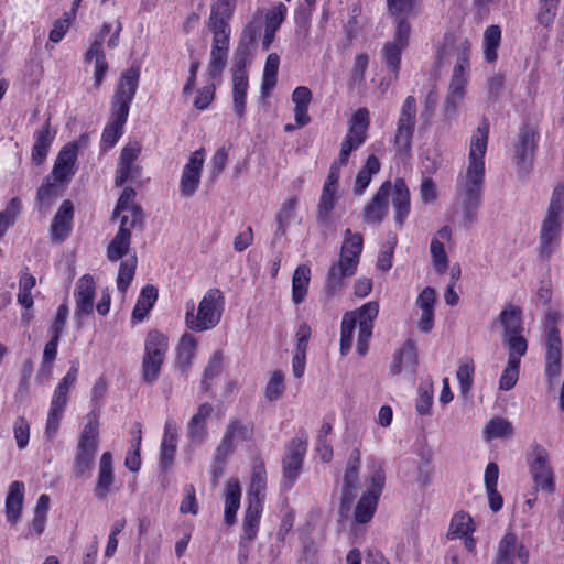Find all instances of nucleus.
<instances>
[{"mask_svg":"<svg viewBox=\"0 0 564 564\" xmlns=\"http://www.w3.org/2000/svg\"><path fill=\"white\" fill-rule=\"evenodd\" d=\"M488 134L489 123L487 119H484L470 140L468 166L457 177L456 196L462 206L464 219L468 224L476 220L477 210L481 204L485 181L484 159L487 151Z\"/></svg>","mask_w":564,"mask_h":564,"instance_id":"1","label":"nucleus"},{"mask_svg":"<svg viewBox=\"0 0 564 564\" xmlns=\"http://www.w3.org/2000/svg\"><path fill=\"white\" fill-rule=\"evenodd\" d=\"M139 77V66H131L126 69L119 78L111 99L109 121L104 128L101 135L102 142L109 148H112L123 133V127L129 116L130 104L138 89Z\"/></svg>","mask_w":564,"mask_h":564,"instance_id":"2","label":"nucleus"},{"mask_svg":"<svg viewBox=\"0 0 564 564\" xmlns=\"http://www.w3.org/2000/svg\"><path fill=\"white\" fill-rule=\"evenodd\" d=\"M395 210L394 221L402 227L410 213V192L403 178L383 182L372 198L364 206L362 216L367 224H380L389 212V197Z\"/></svg>","mask_w":564,"mask_h":564,"instance_id":"3","label":"nucleus"},{"mask_svg":"<svg viewBox=\"0 0 564 564\" xmlns=\"http://www.w3.org/2000/svg\"><path fill=\"white\" fill-rule=\"evenodd\" d=\"M369 123V111L366 108H359L352 115L347 133L340 145L339 156L330 165L323 188L337 191L340 169L348 163L350 153L366 142Z\"/></svg>","mask_w":564,"mask_h":564,"instance_id":"4","label":"nucleus"},{"mask_svg":"<svg viewBox=\"0 0 564 564\" xmlns=\"http://www.w3.org/2000/svg\"><path fill=\"white\" fill-rule=\"evenodd\" d=\"M185 322L188 328L195 332H204L216 327L221 318L224 310V295L218 289L208 290L203 296L197 314H194L193 301L186 304Z\"/></svg>","mask_w":564,"mask_h":564,"instance_id":"5","label":"nucleus"},{"mask_svg":"<svg viewBox=\"0 0 564 564\" xmlns=\"http://www.w3.org/2000/svg\"><path fill=\"white\" fill-rule=\"evenodd\" d=\"M99 445V422L95 411L87 415L74 457L73 473L76 478L83 479L90 475Z\"/></svg>","mask_w":564,"mask_h":564,"instance_id":"6","label":"nucleus"},{"mask_svg":"<svg viewBox=\"0 0 564 564\" xmlns=\"http://www.w3.org/2000/svg\"><path fill=\"white\" fill-rule=\"evenodd\" d=\"M416 100L408 96L400 109L394 133V145L399 155H410L416 124Z\"/></svg>","mask_w":564,"mask_h":564,"instance_id":"7","label":"nucleus"},{"mask_svg":"<svg viewBox=\"0 0 564 564\" xmlns=\"http://www.w3.org/2000/svg\"><path fill=\"white\" fill-rule=\"evenodd\" d=\"M411 25L405 19H399L395 25V32L392 41L384 43L382 47V57L388 69L397 79L400 72L402 52L409 45V35Z\"/></svg>","mask_w":564,"mask_h":564,"instance_id":"8","label":"nucleus"},{"mask_svg":"<svg viewBox=\"0 0 564 564\" xmlns=\"http://www.w3.org/2000/svg\"><path fill=\"white\" fill-rule=\"evenodd\" d=\"M530 473L536 489L551 494L555 489L554 473L549 463V453L542 445H535L529 457Z\"/></svg>","mask_w":564,"mask_h":564,"instance_id":"9","label":"nucleus"},{"mask_svg":"<svg viewBox=\"0 0 564 564\" xmlns=\"http://www.w3.org/2000/svg\"><path fill=\"white\" fill-rule=\"evenodd\" d=\"M562 369V340L556 327H550L545 335V376L550 388H554Z\"/></svg>","mask_w":564,"mask_h":564,"instance_id":"10","label":"nucleus"},{"mask_svg":"<svg viewBox=\"0 0 564 564\" xmlns=\"http://www.w3.org/2000/svg\"><path fill=\"white\" fill-rule=\"evenodd\" d=\"M386 481L384 471L379 468L371 476L370 486L358 501L355 509V519L359 523H367L373 517L378 499L382 492Z\"/></svg>","mask_w":564,"mask_h":564,"instance_id":"11","label":"nucleus"},{"mask_svg":"<svg viewBox=\"0 0 564 564\" xmlns=\"http://www.w3.org/2000/svg\"><path fill=\"white\" fill-rule=\"evenodd\" d=\"M306 448V437H295L286 445L282 465L283 480L289 488L295 482L301 473Z\"/></svg>","mask_w":564,"mask_h":564,"instance_id":"12","label":"nucleus"},{"mask_svg":"<svg viewBox=\"0 0 564 564\" xmlns=\"http://www.w3.org/2000/svg\"><path fill=\"white\" fill-rule=\"evenodd\" d=\"M112 31V24L105 22L98 33L94 35V40L90 44L89 50L85 54V62L89 63L95 58V72H94V87L99 88L107 72L108 62L106 59L102 44L108 34Z\"/></svg>","mask_w":564,"mask_h":564,"instance_id":"13","label":"nucleus"},{"mask_svg":"<svg viewBox=\"0 0 564 564\" xmlns=\"http://www.w3.org/2000/svg\"><path fill=\"white\" fill-rule=\"evenodd\" d=\"M462 74V66L453 69L448 90L442 106L443 117L447 121L456 117L458 108L465 97V89L468 80L467 78H464Z\"/></svg>","mask_w":564,"mask_h":564,"instance_id":"14","label":"nucleus"},{"mask_svg":"<svg viewBox=\"0 0 564 564\" xmlns=\"http://www.w3.org/2000/svg\"><path fill=\"white\" fill-rule=\"evenodd\" d=\"M204 165V150L194 151L188 162L184 165L181 181L180 193L182 196L192 197L200 183V174Z\"/></svg>","mask_w":564,"mask_h":564,"instance_id":"15","label":"nucleus"},{"mask_svg":"<svg viewBox=\"0 0 564 564\" xmlns=\"http://www.w3.org/2000/svg\"><path fill=\"white\" fill-rule=\"evenodd\" d=\"M563 221L544 218L539 234V245L536 247L538 257L542 261H547L560 246L561 228Z\"/></svg>","mask_w":564,"mask_h":564,"instance_id":"16","label":"nucleus"},{"mask_svg":"<svg viewBox=\"0 0 564 564\" xmlns=\"http://www.w3.org/2000/svg\"><path fill=\"white\" fill-rule=\"evenodd\" d=\"M516 556L521 564H527L529 552L524 545L518 541L514 533L508 532L498 543L492 564H514Z\"/></svg>","mask_w":564,"mask_h":564,"instance_id":"17","label":"nucleus"},{"mask_svg":"<svg viewBox=\"0 0 564 564\" xmlns=\"http://www.w3.org/2000/svg\"><path fill=\"white\" fill-rule=\"evenodd\" d=\"M77 143H67L57 154L50 174L55 182L67 184L76 173Z\"/></svg>","mask_w":564,"mask_h":564,"instance_id":"18","label":"nucleus"},{"mask_svg":"<svg viewBox=\"0 0 564 564\" xmlns=\"http://www.w3.org/2000/svg\"><path fill=\"white\" fill-rule=\"evenodd\" d=\"M95 294L96 286L94 278L90 274H84L78 280L74 292L76 301L75 316L77 318L93 313Z\"/></svg>","mask_w":564,"mask_h":564,"instance_id":"19","label":"nucleus"},{"mask_svg":"<svg viewBox=\"0 0 564 564\" xmlns=\"http://www.w3.org/2000/svg\"><path fill=\"white\" fill-rule=\"evenodd\" d=\"M74 219V205L69 199H65L57 209L52 224L51 237L56 242H63L72 231Z\"/></svg>","mask_w":564,"mask_h":564,"instance_id":"20","label":"nucleus"},{"mask_svg":"<svg viewBox=\"0 0 564 564\" xmlns=\"http://www.w3.org/2000/svg\"><path fill=\"white\" fill-rule=\"evenodd\" d=\"M338 202L337 191L323 188L316 207V223L324 237L333 228L332 212Z\"/></svg>","mask_w":564,"mask_h":564,"instance_id":"21","label":"nucleus"},{"mask_svg":"<svg viewBox=\"0 0 564 564\" xmlns=\"http://www.w3.org/2000/svg\"><path fill=\"white\" fill-rule=\"evenodd\" d=\"M360 466V452L358 448L352 449L348 462L347 468L344 476L343 486V505H349L355 499L356 489L358 484V470Z\"/></svg>","mask_w":564,"mask_h":564,"instance_id":"22","label":"nucleus"},{"mask_svg":"<svg viewBox=\"0 0 564 564\" xmlns=\"http://www.w3.org/2000/svg\"><path fill=\"white\" fill-rule=\"evenodd\" d=\"M177 431L176 422L172 419H167L160 451V467L163 470H167L173 464L177 445Z\"/></svg>","mask_w":564,"mask_h":564,"instance_id":"23","label":"nucleus"},{"mask_svg":"<svg viewBox=\"0 0 564 564\" xmlns=\"http://www.w3.org/2000/svg\"><path fill=\"white\" fill-rule=\"evenodd\" d=\"M78 375V364L77 361L72 362L68 371L62 378L59 383L54 390L53 398L51 401L52 410L64 412L66 404L68 402V393L70 388L75 384Z\"/></svg>","mask_w":564,"mask_h":564,"instance_id":"24","label":"nucleus"},{"mask_svg":"<svg viewBox=\"0 0 564 564\" xmlns=\"http://www.w3.org/2000/svg\"><path fill=\"white\" fill-rule=\"evenodd\" d=\"M115 482V474L112 467V456L109 452H105L99 460L98 479L94 489L97 499H105L110 492Z\"/></svg>","mask_w":564,"mask_h":564,"instance_id":"25","label":"nucleus"},{"mask_svg":"<svg viewBox=\"0 0 564 564\" xmlns=\"http://www.w3.org/2000/svg\"><path fill=\"white\" fill-rule=\"evenodd\" d=\"M364 240L362 236L346 229L344 234V241L341 245L339 260L344 263L357 269L362 252Z\"/></svg>","mask_w":564,"mask_h":564,"instance_id":"26","label":"nucleus"},{"mask_svg":"<svg viewBox=\"0 0 564 564\" xmlns=\"http://www.w3.org/2000/svg\"><path fill=\"white\" fill-rule=\"evenodd\" d=\"M23 498L24 484L21 481L11 482L6 498V517L11 524H15L21 518Z\"/></svg>","mask_w":564,"mask_h":564,"instance_id":"27","label":"nucleus"},{"mask_svg":"<svg viewBox=\"0 0 564 564\" xmlns=\"http://www.w3.org/2000/svg\"><path fill=\"white\" fill-rule=\"evenodd\" d=\"M498 323L503 328L502 337L522 334L524 329L522 310L513 304L506 305L498 316Z\"/></svg>","mask_w":564,"mask_h":564,"instance_id":"28","label":"nucleus"},{"mask_svg":"<svg viewBox=\"0 0 564 564\" xmlns=\"http://www.w3.org/2000/svg\"><path fill=\"white\" fill-rule=\"evenodd\" d=\"M56 132L50 129V119L46 120L45 124L34 132V144L32 147V161L40 165L44 162L47 156L51 144L55 138Z\"/></svg>","mask_w":564,"mask_h":564,"instance_id":"29","label":"nucleus"},{"mask_svg":"<svg viewBox=\"0 0 564 564\" xmlns=\"http://www.w3.org/2000/svg\"><path fill=\"white\" fill-rule=\"evenodd\" d=\"M355 268L344 263L338 260L333 263L328 270L327 278L325 281V290L328 295H334L338 292L343 285L346 278H350L356 273Z\"/></svg>","mask_w":564,"mask_h":564,"instance_id":"30","label":"nucleus"},{"mask_svg":"<svg viewBox=\"0 0 564 564\" xmlns=\"http://www.w3.org/2000/svg\"><path fill=\"white\" fill-rule=\"evenodd\" d=\"M257 31L253 26L249 25L242 33L241 41L235 53V62L232 67V77L241 75L248 77L246 72L247 58L249 55L248 45L256 40Z\"/></svg>","mask_w":564,"mask_h":564,"instance_id":"31","label":"nucleus"},{"mask_svg":"<svg viewBox=\"0 0 564 564\" xmlns=\"http://www.w3.org/2000/svg\"><path fill=\"white\" fill-rule=\"evenodd\" d=\"M297 198L290 197L284 200L275 216L276 230L272 239V243L278 242L282 237L286 235L288 227L291 221L296 218Z\"/></svg>","mask_w":564,"mask_h":564,"instance_id":"32","label":"nucleus"},{"mask_svg":"<svg viewBox=\"0 0 564 564\" xmlns=\"http://www.w3.org/2000/svg\"><path fill=\"white\" fill-rule=\"evenodd\" d=\"M381 164L376 155H369L364 166L358 171L352 187V193L356 196H360L365 193L369 186L372 176L380 171Z\"/></svg>","mask_w":564,"mask_h":564,"instance_id":"33","label":"nucleus"},{"mask_svg":"<svg viewBox=\"0 0 564 564\" xmlns=\"http://www.w3.org/2000/svg\"><path fill=\"white\" fill-rule=\"evenodd\" d=\"M167 347V338L158 330H151L145 338L143 357L164 361Z\"/></svg>","mask_w":564,"mask_h":564,"instance_id":"34","label":"nucleus"},{"mask_svg":"<svg viewBox=\"0 0 564 564\" xmlns=\"http://www.w3.org/2000/svg\"><path fill=\"white\" fill-rule=\"evenodd\" d=\"M267 489V471L262 463L256 465L252 469L251 482L248 489V502L258 500L263 505Z\"/></svg>","mask_w":564,"mask_h":564,"instance_id":"35","label":"nucleus"},{"mask_svg":"<svg viewBox=\"0 0 564 564\" xmlns=\"http://www.w3.org/2000/svg\"><path fill=\"white\" fill-rule=\"evenodd\" d=\"M131 243L130 230L119 228L113 239L107 247V259L110 262H116L128 254Z\"/></svg>","mask_w":564,"mask_h":564,"instance_id":"36","label":"nucleus"},{"mask_svg":"<svg viewBox=\"0 0 564 564\" xmlns=\"http://www.w3.org/2000/svg\"><path fill=\"white\" fill-rule=\"evenodd\" d=\"M262 513V505L258 500L248 502L242 521V538L254 540L259 530Z\"/></svg>","mask_w":564,"mask_h":564,"instance_id":"37","label":"nucleus"},{"mask_svg":"<svg viewBox=\"0 0 564 564\" xmlns=\"http://www.w3.org/2000/svg\"><path fill=\"white\" fill-rule=\"evenodd\" d=\"M378 313V302L371 301L361 305L358 310L348 312L347 314H354L356 316L359 330L367 336L368 334H372L373 321L377 318Z\"/></svg>","mask_w":564,"mask_h":564,"instance_id":"38","label":"nucleus"},{"mask_svg":"<svg viewBox=\"0 0 564 564\" xmlns=\"http://www.w3.org/2000/svg\"><path fill=\"white\" fill-rule=\"evenodd\" d=\"M158 299V289L153 285H145L137 300L132 311V318L142 322L153 307Z\"/></svg>","mask_w":564,"mask_h":564,"instance_id":"39","label":"nucleus"},{"mask_svg":"<svg viewBox=\"0 0 564 564\" xmlns=\"http://www.w3.org/2000/svg\"><path fill=\"white\" fill-rule=\"evenodd\" d=\"M63 185V183L55 182L50 175L45 177L36 194L39 210L41 213L45 214L48 210L54 199L58 196L59 187Z\"/></svg>","mask_w":564,"mask_h":564,"instance_id":"40","label":"nucleus"},{"mask_svg":"<svg viewBox=\"0 0 564 564\" xmlns=\"http://www.w3.org/2000/svg\"><path fill=\"white\" fill-rule=\"evenodd\" d=\"M311 278V270L307 265H299L292 278V300L295 304L304 301Z\"/></svg>","mask_w":564,"mask_h":564,"instance_id":"41","label":"nucleus"},{"mask_svg":"<svg viewBox=\"0 0 564 564\" xmlns=\"http://www.w3.org/2000/svg\"><path fill=\"white\" fill-rule=\"evenodd\" d=\"M235 6L236 0H217L214 2L208 26H218L221 23L223 28H229L228 21L234 13Z\"/></svg>","mask_w":564,"mask_h":564,"instance_id":"42","label":"nucleus"},{"mask_svg":"<svg viewBox=\"0 0 564 564\" xmlns=\"http://www.w3.org/2000/svg\"><path fill=\"white\" fill-rule=\"evenodd\" d=\"M475 375V365L471 359H465L460 361L456 371V377L459 382L460 395L464 400L470 398V391L473 388Z\"/></svg>","mask_w":564,"mask_h":564,"instance_id":"43","label":"nucleus"},{"mask_svg":"<svg viewBox=\"0 0 564 564\" xmlns=\"http://www.w3.org/2000/svg\"><path fill=\"white\" fill-rule=\"evenodd\" d=\"M248 87V77H242L241 75L232 77L234 111L239 118H242L246 111Z\"/></svg>","mask_w":564,"mask_h":564,"instance_id":"44","label":"nucleus"},{"mask_svg":"<svg viewBox=\"0 0 564 564\" xmlns=\"http://www.w3.org/2000/svg\"><path fill=\"white\" fill-rule=\"evenodd\" d=\"M35 284V278L29 273L28 268H24L19 278L18 303L25 310H30L33 306L34 301L31 291Z\"/></svg>","mask_w":564,"mask_h":564,"instance_id":"45","label":"nucleus"},{"mask_svg":"<svg viewBox=\"0 0 564 564\" xmlns=\"http://www.w3.org/2000/svg\"><path fill=\"white\" fill-rule=\"evenodd\" d=\"M196 340L189 335L185 334L182 336L177 347V365L181 371H186L191 366L192 360L195 356Z\"/></svg>","mask_w":564,"mask_h":564,"instance_id":"46","label":"nucleus"},{"mask_svg":"<svg viewBox=\"0 0 564 564\" xmlns=\"http://www.w3.org/2000/svg\"><path fill=\"white\" fill-rule=\"evenodd\" d=\"M501 41V30L498 25H490L484 33V55L488 63L497 59V50Z\"/></svg>","mask_w":564,"mask_h":564,"instance_id":"47","label":"nucleus"},{"mask_svg":"<svg viewBox=\"0 0 564 564\" xmlns=\"http://www.w3.org/2000/svg\"><path fill=\"white\" fill-rule=\"evenodd\" d=\"M225 434L234 442L235 440L250 441L254 434L252 422H243L239 419H231L226 427Z\"/></svg>","mask_w":564,"mask_h":564,"instance_id":"48","label":"nucleus"},{"mask_svg":"<svg viewBox=\"0 0 564 564\" xmlns=\"http://www.w3.org/2000/svg\"><path fill=\"white\" fill-rule=\"evenodd\" d=\"M137 269V256L133 254L126 260H123L120 264L118 276H117V288L121 293H126L130 283L133 280Z\"/></svg>","mask_w":564,"mask_h":564,"instance_id":"49","label":"nucleus"},{"mask_svg":"<svg viewBox=\"0 0 564 564\" xmlns=\"http://www.w3.org/2000/svg\"><path fill=\"white\" fill-rule=\"evenodd\" d=\"M502 341L508 347V361L520 364L521 357L525 355L528 349L527 339L521 334H517L502 337Z\"/></svg>","mask_w":564,"mask_h":564,"instance_id":"50","label":"nucleus"},{"mask_svg":"<svg viewBox=\"0 0 564 564\" xmlns=\"http://www.w3.org/2000/svg\"><path fill=\"white\" fill-rule=\"evenodd\" d=\"M564 212V183H558L552 193L550 204L544 218L563 221Z\"/></svg>","mask_w":564,"mask_h":564,"instance_id":"51","label":"nucleus"},{"mask_svg":"<svg viewBox=\"0 0 564 564\" xmlns=\"http://www.w3.org/2000/svg\"><path fill=\"white\" fill-rule=\"evenodd\" d=\"M486 440L501 438L513 434L512 424L502 417L491 419L485 426Z\"/></svg>","mask_w":564,"mask_h":564,"instance_id":"52","label":"nucleus"},{"mask_svg":"<svg viewBox=\"0 0 564 564\" xmlns=\"http://www.w3.org/2000/svg\"><path fill=\"white\" fill-rule=\"evenodd\" d=\"M471 531H474V528H473V520H471L470 516L467 513L460 512V513H456L453 517L447 536L451 539L464 538V536H467Z\"/></svg>","mask_w":564,"mask_h":564,"instance_id":"53","label":"nucleus"},{"mask_svg":"<svg viewBox=\"0 0 564 564\" xmlns=\"http://www.w3.org/2000/svg\"><path fill=\"white\" fill-rule=\"evenodd\" d=\"M535 150L534 133L529 130H522L520 132L519 143L517 144L516 154L521 163H525L531 160Z\"/></svg>","mask_w":564,"mask_h":564,"instance_id":"54","label":"nucleus"},{"mask_svg":"<svg viewBox=\"0 0 564 564\" xmlns=\"http://www.w3.org/2000/svg\"><path fill=\"white\" fill-rule=\"evenodd\" d=\"M430 251L435 271L440 274H444L448 265V258L445 252L443 242L437 238H433L431 241Z\"/></svg>","mask_w":564,"mask_h":564,"instance_id":"55","label":"nucleus"},{"mask_svg":"<svg viewBox=\"0 0 564 564\" xmlns=\"http://www.w3.org/2000/svg\"><path fill=\"white\" fill-rule=\"evenodd\" d=\"M223 369V356L220 352L216 351L209 358L208 364L204 370L202 388L207 391L209 389V380L217 377Z\"/></svg>","mask_w":564,"mask_h":564,"instance_id":"56","label":"nucleus"},{"mask_svg":"<svg viewBox=\"0 0 564 564\" xmlns=\"http://www.w3.org/2000/svg\"><path fill=\"white\" fill-rule=\"evenodd\" d=\"M284 392V375L282 371L276 370L272 373L265 387V398L269 401H275L282 397Z\"/></svg>","mask_w":564,"mask_h":564,"instance_id":"57","label":"nucleus"},{"mask_svg":"<svg viewBox=\"0 0 564 564\" xmlns=\"http://www.w3.org/2000/svg\"><path fill=\"white\" fill-rule=\"evenodd\" d=\"M560 1L540 0L538 21L549 28L553 24Z\"/></svg>","mask_w":564,"mask_h":564,"instance_id":"58","label":"nucleus"},{"mask_svg":"<svg viewBox=\"0 0 564 564\" xmlns=\"http://www.w3.org/2000/svg\"><path fill=\"white\" fill-rule=\"evenodd\" d=\"M519 369L520 364L514 361H508L507 367L501 373V377L499 379V388L501 390L508 391L511 390L519 378Z\"/></svg>","mask_w":564,"mask_h":564,"instance_id":"59","label":"nucleus"},{"mask_svg":"<svg viewBox=\"0 0 564 564\" xmlns=\"http://www.w3.org/2000/svg\"><path fill=\"white\" fill-rule=\"evenodd\" d=\"M162 360L151 359L150 357H143L142 359V379L149 383L153 384L160 375Z\"/></svg>","mask_w":564,"mask_h":564,"instance_id":"60","label":"nucleus"},{"mask_svg":"<svg viewBox=\"0 0 564 564\" xmlns=\"http://www.w3.org/2000/svg\"><path fill=\"white\" fill-rule=\"evenodd\" d=\"M140 167L134 163H126L119 161V169L117 170L115 184L116 186H122L127 181L134 180L140 175Z\"/></svg>","mask_w":564,"mask_h":564,"instance_id":"61","label":"nucleus"},{"mask_svg":"<svg viewBox=\"0 0 564 564\" xmlns=\"http://www.w3.org/2000/svg\"><path fill=\"white\" fill-rule=\"evenodd\" d=\"M208 28L214 35L212 50H219L228 53L230 28H223L221 23L218 24V26Z\"/></svg>","mask_w":564,"mask_h":564,"instance_id":"62","label":"nucleus"},{"mask_svg":"<svg viewBox=\"0 0 564 564\" xmlns=\"http://www.w3.org/2000/svg\"><path fill=\"white\" fill-rule=\"evenodd\" d=\"M241 499V488L237 479H230L226 482L225 507L239 509Z\"/></svg>","mask_w":564,"mask_h":564,"instance_id":"63","label":"nucleus"},{"mask_svg":"<svg viewBox=\"0 0 564 564\" xmlns=\"http://www.w3.org/2000/svg\"><path fill=\"white\" fill-rule=\"evenodd\" d=\"M397 354L402 359L405 369L409 368L411 370H414L419 361L414 341H412L411 339L406 340V343L400 350L397 351Z\"/></svg>","mask_w":564,"mask_h":564,"instance_id":"64","label":"nucleus"}]
</instances>
